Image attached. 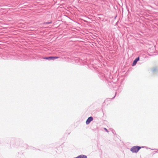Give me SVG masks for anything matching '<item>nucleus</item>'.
I'll list each match as a JSON object with an SVG mask.
<instances>
[{
	"label": "nucleus",
	"mask_w": 158,
	"mask_h": 158,
	"mask_svg": "<svg viewBox=\"0 0 158 158\" xmlns=\"http://www.w3.org/2000/svg\"><path fill=\"white\" fill-rule=\"evenodd\" d=\"M141 148V147L138 146H134L131 149V151L133 153H137Z\"/></svg>",
	"instance_id": "obj_1"
},
{
	"label": "nucleus",
	"mask_w": 158,
	"mask_h": 158,
	"mask_svg": "<svg viewBox=\"0 0 158 158\" xmlns=\"http://www.w3.org/2000/svg\"><path fill=\"white\" fill-rule=\"evenodd\" d=\"M93 119V118L92 117H90L88 118L86 122V124H88L90 122L92 121Z\"/></svg>",
	"instance_id": "obj_2"
},
{
	"label": "nucleus",
	"mask_w": 158,
	"mask_h": 158,
	"mask_svg": "<svg viewBox=\"0 0 158 158\" xmlns=\"http://www.w3.org/2000/svg\"><path fill=\"white\" fill-rule=\"evenodd\" d=\"M139 60V57H138L136 58L134 60V61L132 65L134 66L135 65L137 62Z\"/></svg>",
	"instance_id": "obj_3"
},
{
	"label": "nucleus",
	"mask_w": 158,
	"mask_h": 158,
	"mask_svg": "<svg viewBox=\"0 0 158 158\" xmlns=\"http://www.w3.org/2000/svg\"><path fill=\"white\" fill-rule=\"evenodd\" d=\"M51 23H52L51 21L50 22H45V23H43V26H44L45 25H46L47 24H50Z\"/></svg>",
	"instance_id": "obj_4"
},
{
	"label": "nucleus",
	"mask_w": 158,
	"mask_h": 158,
	"mask_svg": "<svg viewBox=\"0 0 158 158\" xmlns=\"http://www.w3.org/2000/svg\"><path fill=\"white\" fill-rule=\"evenodd\" d=\"M51 59L52 60H54L56 59H57V58H58V57L51 56Z\"/></svg>",
	"instance_id": "obj_5"
},
{
	"label": "nucleus",
	"mask_w": 158,
	"mask_h": 158,
	"mask_svg": "<svg viewBox=\"0 0 158 158\" xmlns=\"http://www.w3.org/2000/svg\"><path fill=\"white\" fill-rule=\"evenodd\" d=\"M51 56L48 57H45L44 58L45 59H47V60H49L51 59Z\"/></svg>",
	"instance_id": "obj_6"
},
{
	"label": "nucleus",
	"mask_w": 158,
	"mask_h": 158,
	"mask_svg": "<svg viewBox=\"0 0 158 158\" xmlns=\"http://www.w3.org/2000/svg\"><path fill=\"white\" fill-rule=\"evenodd\" d=\"M104 129L106 131V132H108V130H107L106 128H104Z\"/></svg>",
	"instance_id": "obj_7"
},
{
	"label": "nucleus",
	"mask_w": 158,
	"mask_h": 158,
	"mask_svg": "<svg viewBox=\"0 0 158 158\" xmlns=\"http://www.w3.org/2000/svg\"><path fill=\"white\" fill-rule=\"evenodd\" d=\"M153 71H155V70H154H154H153Z\"/></svg>",
	"instance_id": "obj_8"
}]
</instances>
